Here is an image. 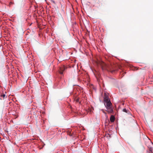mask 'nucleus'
<instances>
[{"label":"nucleus","mask_w":153,"mask_h":153,"mask_svg":"<svg viewBox=\"0 0 153 153\" xmlns=\"http://www.w3.org/2000/svg\"><path fill=\"white\" fill-rule=\"evenodd\" d=\"M76 102H79V99L77 98L76 100Z\"/></svg>","instance_id":"9b49d317"},{"label":"nucleus","mask_w":153,"mask_h":153,"mask_svg":"<svg viewBox=\"0 0 153 153\" xmlns=\"http://www.w3.org/2000/svg\"><path fill=\"white\" fill-rule=\"evenodd\" d=\"M51 0V1L54 4H55V2L54 1H53V0Z\"/></svg>","instance_id":"9d476101"},{"label":"nucleus","mask_w":153,"mask_h":153,"mask_svg":"<svg viewBox=\"0 0 153 153\" xmlns=\"http://www.w3.org/2000/svg\"><path fill=\"white\" fill-rule=\"evenodd\" d=\"M115 120V117L113 115H111L110 118V120L111 122H113Z\"/></svg>","instance_id":"20e7f679"},{"label":"nucleus","mask_w":153,"mask_h":153,"mask_svg":"<svg viewBox=\"0 0 153 153\" xmlns=\"http://www.w3.org/2000/svg\"><path fill=\"white\" fill-rule=\"evenodd\" d=\"M51 0V1L54 4H55V2L54 1H53V0Z\"/></svg>","instance_id":"1a4fd4ad"},{"label":"nucleus","mask_w":153,"mask_h":153,"mask_svg":"<svg viewBox=\"0 0 153 153\" xmlns=\"http://www.w3.org/2000/svg\"><path fill=\"white\" fill-rule=\"evenodd\" d=\"M123 111L124 112H126V113H128L127 111H128L125 108H123Z\"/></svg>","instance_id":"423d86ee"},{"label":"nucleus","mask_w":153,"mask_h":153,"mask_svg":"<svg viewBox=\"0 0 153 153\" xmlns=\"http://www.w3.org/2000/svg\"><path fill=\"white\" fill-rule=\"evenodd\" d=\"M103 64H104V65L105 66V64H104V63H103Z\"/></svg>","instance_id":"f8f14e48"},{"label":"nucleus","mask_w":153,"mask_h":153,"mask_svg":"<svg viewBox=\"0 0 153 153\" xmlns=\"http://www.w3.org/2000/svg\"><path fill=\"white\" fill-rule=\"evenodd\" d=\"M5 96H6L5 94H2V95H1V97H3V98H4L5 97Z\"/></svg>","instance_id":"0eeeda50"},{"label":"nucleus","mask_w":153,"mask_h":153,"mask_svg":"<svg viewBox=\"0 0 153 153\" xmlns=\"http://www.w3.org/2000/svg\"><path fill=\"white\" fill-rule=\"evenodd\" d=\"M101 68L103 71L104 70L106 69V68H105L104 66H103V65H101Z\"/></svg>","instance_id":"39448f33"},{"label":"nucleus","mask_w":153,"mask_h":153,"mask_svg":"<svg viewBox=\"0 0 153 153\" xmlns=\"http://www.w3.org/2000/svg\"><path fill=\"white\" fill-rule=\"evenodd\" d=\"M65 67L64 66H63L60 68V71H59V73L61 74H63V71L65 70Z\"/></svg>","instance_id":"f03ea898"},{"label":"nucleus","mask_w":153,"mask_h":153,"mask_svg":"<svg viewBox=\"0 0 153 153\" xmlns=\"http://www.w3.org/2000/svg\"><path fill=\"white\" fill-rule=\"evenodd\" d=\"M149 153H152H152H151V152H149Z\"/></svg>","instance_id":"ddd939ff"},{"label":"nucleus","mask_w":153,"mask_h":153,"mask_svg":"<svg viewBox=\"0 0 153 153\" xmlns=\"http://www.w3.org/2000/svg\"><path fill=\"white\" fill-rule=\"evenodd\" d=\"M104 105L106 108H109L111 107V102L108 99V97H104Z\"/></svg>","instance_id":"f257e3e1"},{"label":"nucleus","mask_w":153,"mask_h":153,"mask_svg":"<svg viewBox=\"0 0 153 153\" xmlns=\"http://www.w3.org/2000/svg\"><path fill=\"white\" fill-rule=\"evenodd\" d=\"M152 150H153V149L152 148H150L149 149L150 151L152 153Z\"/></svg>","instance_id":"6e6552de"},{"label":"nucleus","mask_w":153,"mask_h":153,"mask_svg":"<svg viewBox=\"0 0 153 153\" xmlns=\"http://www.w3.org/2000/svg\"><path fill=\"white\" fill-rule=\"evenodd\" d=\"M107 110V111L109 113H111L113 112V110L111 107H109V108H106Z\"/></svg>","instance_id":"7ed1b4c3"}]
</instances>
